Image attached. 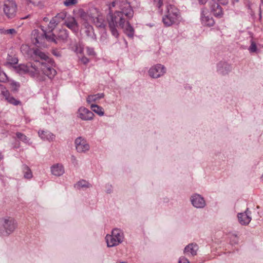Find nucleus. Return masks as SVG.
<instances>
[{
    "label": "nucleus",
    "instance_id": "603ef678",
    "mask_svg": "<svg viewBox=\"0 0 263 263\" xmlns=\"http://www.w3.org/2000/svg\"><path fill=\"white\" fill-rule=\"evenodd\" d=\"M28 3H32V0H26Z\"/></svg>",
    "mask_w": 263,
    "mask_h": 263
},
{
    "label": "nucleus",
    "instance_id": "473e14b6",
    "mask_svg": "<svg viewBox=\"0 0 263 263\" xmlns=\"http://www.w3.org/2000/svg\"><path fill=\"white\" fill-rule=\"evenodd\" d=\"M56 18L58 20L59 22L60 23L61 21L67 18L66 17V13L63 12H60L58 13L55 16Z\"/></svg>",
    "mask_w": 263,
    "mask_h": 263
},
{
    "label": "nucleus",
    "instance_id": "0eeeda50",
    "mask_svg": "<svg viewBox=\"0 0 263 263\" xmlns=\"http://www.w3.org/2000/svg\"><path fill=\"white\" fill-rule=\"evenodd\" d=\"M17 5L14 0H5L4 2L3 11L9 19L14 18L16 14Z\"/></svg>",
    "mask_w": 263,
    "mask_h": 263
},
{
    "label": "nucleus",
    "instance_id": "5fc2aeb1",
    "mask_svg": "<svg viewBox=\"0 0 263 263\" xmlns=\"http://www.w3.org/2000/svg\"><path fill=\"white\" fill-rule=\"evenodd\" d=\"M260 179L261 180L263 181V174L261 175V177H260Z\"/></svg>",
    "mask_w": 263,
    "mask_h": 263
},
{
    "label": "nucleus",
    "instance_id": "423d86ee",
    "mask_svg": "<svg viewBox=\"0 0 263 263\" xmlns=\"http://www.w3.org/2000/svg\"><path fill=\"white\" fill-rule=\"evenodd\" d=\"M42 32L40 33V35L37 34L36 36H35V45L38 47H45V45L44 44V41L45 40H47L49 42H53L55 44L57 43V40L55 39V36L52 32H49L48 34H47L45 31L42 29ZM39 34L38 30H34V36L35 34Z\"/></svg>",
    "mask_w": 263,
    "mask_h": 263
},
{
    "label": "nucleus",
    "instance_id": "c85d7f7f",
    "mask_svg": "<svg viewBox=\"0 0 263 263\" xmlns=\"http://www.w3.org/2000/svg\"><path fill=\"white\" fill-rule=\"evenodd\" d=\"M90 108L93 112H95L100 116H102L104 114L103 108L98 105L91 104L90 106Z\"/></svg>",
    "mask_w": 263,
    "mask_h": 263
},
{
    "label": "nucleus",
    "instance_id": "6ab92c4d",
    "mask_svg": "<svg viewBox=\"0 0 263 263\" xmlns=\"http://www.w3.org/2000/svg\"><path fill=\"white\" fill-rule=\"evenodd\" d=\"M39 137L44 140L52 141L55 139V135L48 130H39L38 132Z\"/></svg>",
    "mask_w": 263,
    "mask_h": 263
},
{
    "label": "nucleus",
    "instance_id": "b1692460",
    "mask_svg": "<svg viewBox=\"0 0 263 263\" xmlns=\"http://www.w3.org/2000/svg\"><path fill=\"white\" fill-rule=\"evenodd\" d=\"M93 23L98 28L105 29L106 27V22L102 15H99L93 19Z\"/></svg>",
    "mask_w": 263,
    "mask_h": 263
},
{
    "label": "nucleus",
    "instance_id": "c03bdc74",
    "mask_svg": "<svg viewBox=\"0 0 263 263\" xmlns=\"http://www.w3.org/2000/svg\"><path fill=\"white\" fill-rule=\"evenodd\" d=\"M178 262L179 263H189L190 262L187 258L183 257L180 258Z\"/></svg>",
    "mask_w": 263,
    "mask_h": 263
},
{
    "label": "nucleus",
    "instance_id": "e433bc0d",
    "mask_svg": "<svg viewBox=\"0 0 263 263\" xmlns=\"http://www.w3.org/2000/svg\"><path fill=\"white\" fill-rule=\"evenodd\" d=\"M230 241L232 245L237 244L238 243V238L237 236L234 234L232 235Z\"/></svg>",
    "mask_w": 263,
    "mask_h": 263
},
{
    "label": "nucleus",
    "instance_id": "a878e982",
    "mask_svg": "<svg viewBox=\"0 0 263 263\" xmlns=\"http://www.w3.org/2000/svg\"><path fill=\"white\" fill-rule=\"evenodd\" d=\"M6 60V64L10 65H15L18 61L17 56L12 52L8 54Z\"/></svg>",
    "mask_w": 263,
    "mask_h": 263
},
{
    "label": "nucleus",
    "instance_id": "393cba45",
    "mask_svg": "<svg viewBox=\"0 0 263 263\" xmlns=\"http://www.w3.org/2000/svg\"><path fill=\"white\" fill-rule=\"evenodd\" d=\"M16 71L21 74L29 73L31 76H33V73L29 71V66L24 64H21L17 67H15Z\"/></svg>",
    "mask_w": 263,
    "mask_h": 263
},
{
    "label": "nucleus",
    "instance_id": "a211bd4d",
    "mask_svg": "<svg viewBox=\"0 0 263 263\" xmlns=\"http://www.w3.org/2000/svg\"><path fill=\"white\" fill-rule=\"evenodd\" d=\"M83 26L85 28V33L87 36L92 40H96L97 37L93 27L85 21L83 23Z\"/></svg>",
    "mask_w": 263,
    "mask_h": 263
},
{
    "label": "nucleus",
    "instance_id": "412c9836",
    "mask_svg": "<svg viewBox=\"0 0 263 263\" xmlns=\"http://www.w3.org/2000/svg\"><path fill=\"white\" fill-rule=\"evenodd\" d=\"M125 22L124 23V28H122L124 29V33L130 38H133L134 35V29L133 27L131 26L130 23H129L127 18H125Z\"/></svg>",
    "mask_w": 263,
    "mask_h": 263
},
{
    "label": "nucleus",
    "instance_id": "58836bf2",
    "mask_svg": "<svg viewBox=\"0 0 263 263\" xmlns=\"http://www.w3.org/2000/svg\"><path fill=\"white\" fill-rule=\"evenodd\" d=\"M59 37L61 38L62 40L66 39L68 37L67 31L65 30H61L60 31V34L59 35Z\"/></svg>",
    "mask_w": 263,
    "mask_h": 263
},
{
    "label": "nucleus",
    "instance_id": "72a5a7b5",
    "mask_svg": "<svg viewBox=\"0 0 263 263\" xmlns=\"http://www.w3.org/2000/svg\"><path fill=\"white\" fill-rule=\"evenodd\" d=\"M16 137L18 139L22 140V141L27 143L28 142L27 137L21 133H17L16 134Z\"/></svg>",
    "mask_w": 263,
    "mask_h": 263
},
{
    "label": "nucleus",
    "instance_id": "37998d69",
    "mask_svg": "<svg viewBox=\"0 0 263 263\" xmlns=\"http://www.w3.org/2000/svg\"><path fill=\"white\" fill-rule=\"evenodd\" d=\"M71 162L74 165H78V161L76 158V157H75L74 155H72L71 156Z\"/></svg>",
    "mask_w": 263,
    "mask_h": 263
},
{
    "label": "nucleus",
    "instance_id": "09e8293b",
    "mask_svg": "<svg viewBox=\"0 0 263 263\" xmlns=\"http://www.w3.org/2000/svg\"><path fill=\"white\" fill-rule=\"evenodd\" d=\"M206 2V0H199V3L201 4H204Z\"/></svg>",
    "mask_w": 263,
    "mask_h": 263
},
{
    "label": "nucleus",
    "instance_id": "f257e3e1",
    "mask_svg": "<svg viewBox=\"0 0 263 263\" xmlns=\"http://www.w3.org/2000/svg\"><path fill=\"white\" fill-rule=\"evenodd\" d=\"M109 12L107 17L108 27L111 34L116 38L119 36L117 29L118 26L123 28L125 19H131L134 15V11L127 0L113 1L109 6Z\"/></svg>",
    "mask_w": 263,
    "mask_h": 263
},
{
    "label": "nucleus",
    "instance_id": "6e6552de",
    "mask_svg": "<svg viewBox=\"0 0 263 263\" xmlns=\"http://www.w3.org/2000/svg\"><path fill=\"white\" fill-rule=\"evenodd\" d=\"M76 149L79 153H85L90 149V146L86 140L82 137H79L74 140Z\"/></svg>",
    "mask_w": 263,
    "mask_h": 263
},
{
    "label": "nucleus",
    "instance_id": "3c124183",
    "mask_svg": "<svg viewBox=\"0 0 263 263\" xmlns=\"http://www.w3.org/2000/svg\"><path fill=\"white\" fill-rule=\"evenodd\" d=\"M259 18L261 19V7H260L259 8Z\"/></svg>",
    "mask_w": 263,
    "mask_h": 263
},
{
    "label": "nucleus",
    "instance_id": "cd10ccee",
    "mask_svg": "<svg viewBox=\"0 0 263 263\" xmlns=\"http://www.w3.org/2000/svg\"><path fill=\"white\" fill-rule=\"evenodd\" d=\"M91 187V185L85 180H81L75 185V187L78 189H86Z\"/></svg>",
    "mask_w": 263,
    "mask_h": 263
},
{
    "label": "nucleus",
    "instance_id": "bb28decb",
    "mask_svg": "<svg viewBox=\"0 0 263 263\" xmlns=\"http://www.w3.org/2000/svg\"><path fill=\"white\" fill-rule=\"evenodd\" d=\"M104 95L103 93H97L93 95H89L87 97L86 101L88 103L90 104L91 102H96L98 100L104 98Z\"/></svg>",
    "mask_w": 263,
    "mask_h": 263
},
{
    "label": "nucleus",
    "instance_id": "a19ab883",
    "mask_svg": "<svg viewBox=\"0 0 263 263\" xmlns=\"http://www.w3.org/2000/svg\"><path fill=\"white\" fill-rule=\"evenodd\" d=\"M156 6L159 9H160L161 7L163 5V0H154Z\"/></svg>",
    "mask_w": 263,
    "mask_h": 263
},
{
    "label": "nucleus",
    "instance_id": "a18cd8bd",
    "mask_svg": "<svg viewBox=\"0 0 263 263\" xmlns=\"http://www.w3.org/2000/svg\"><path fill=\"white\" fill-rule=\"evenodd\" d=\"M81 61L84 64H87L89 61V59L85 57H82L81 59Z\"/></svg>",
    "mask_w": 263,
    "mask_h": 263
},
{
    "label": "nucleus",
    "instance_id": "f704fd0d",
    "mask_svg": "<svg viewBox=\"0 0 263 263\" xmlns=\"http://www.w3.org/2000/svg\"><path fill=\"white\" fill-rule=\"evenodd\" d=\"M250 52H255L257 50V47L256 43L252 40L251 41V45L249 48Z\"/></svg>",
    "mask_w": 263,
    "mask_h": 263
},
{
    "label": "nucleus",
    "instance_id": "5701e85b",
    "mask_svg": "<svg viewBox=\"0 0 263 263\" xmlns=\"http://www.w3.org/2000/svg\"><path fill=\"white\" fill-rule=\"evenodd\" d=\"M2 95L5 97V99L10 104L14 105H18L21 104L19 100L15 99L13 97L10 96L7 90H2Z\"/></svg>",
    "mask_w": 263,
    "mask_h": 263
},
{
    "label": "nucleus",
    "instance_id": "6e6d98bb",
    "mask_svg": "<svg viewBox=\"0 0 263 263\" xmlns=\"http://www.w3.org/2000/svg\"><path fill=\"white\" fill-rule=\"evenodd\" d=\"M120 263H126L125 262H120Z\"/></svg>",
    "mask_w": 263,
    "mask_h": 263
},
{
    "label": "nucleus",
    "instance_id": "ea45409f",
    "mask_svg": "<svg viewBox=\"0 0 263 263\" xmlns=\"http://www.w3.org/2000/svg\"><path fill=\"white\" fill-rule=\"evenodd\" d=\"M86 49L87 53L88 55H94L95 54V52L94 51L93 48L87 47L86 48Z\"/></svg>",
    "mask_w": 263,
    "mask_h": 263
},
{
    "label": "nucleus",
    "instance_id": "4468645a",
    "mask_svg": "<svg viewBox=\"0 0 263 263\" xmlns=\"http://www.w3.org/2000/svg\"><path fill=\"white\" fill-rule=\"evenodd\" d=\"M232 67L231 65L225 62H220L217 64V71L222 76L226 75L231 71Z\"/></svg>",
    "mask_w": 263,
    "mask_h": 263
},
{
    "label": "nucleus",
    "instance_id": "864d4df0",
    "mask_svg": "<svg viewBox=\"0 0 263 263\" xmlns=\"http://www.w3.org/2000/svg\"><path fill=\"white\" fill-rule=\"evenodd\" d=\"M3 158V156L0 154V160Z\"/></svg>",
    "mask_w": 263,
    "mask_h": 263
},
{
    "label": "nucleus",
    "instance_id": "8fccbe9b",
    "mask_svg": "<svg viewBox=\"0 0 263 263\" xmlns=\"http://www.w3.org/2000/svg\"><path fill=\"white\" fill-rule=\"evenodd\" d=\"M87 16L85 15V14H82L81 15V17L84 20H86V18Z\"/></svg>",
    "mask_w": 263,
    "mask_h": 263
},
{
    "label": "nucleus",
    "instance_id": "1a4fd4ad",
    "mask_svg": "<svg viewBox=\"0 0 263 263\" xmlns=\"http://www.w3.org/2000/svg\"><path fill=\"white\" fill-rule=\"evenodd\" d=\"M166 72V69L163 65L158 64L153 66L148 70L149 76L154 79L158 78Z\"/></svg>",
    "mask_w": 263,
    "mask_h": 263
},
{
    "label": "nucleus",
    "instance_id": "f8f14e48",
    "mask_svg": "<svg viewBox=\"0 0 263 263\" xmlns=\"http://www.w3.org/2000/svg\"><path fill=\"white\" fill-rule=\"evenodd\" d=\"M251 212L248 208L246 209L245 212L238 213L237 215L239 223L241 225L247 226L251 221L252 218L251 216Z\"/></svg>",
    "mask_w": 263,
    "mask_h": 263
},
{
    "label": "nucleus",
    "instance_id": "7c9ffc66",
    "mask_svg": "<svg viewBox=\"0 0 263 263\" xmlns=\"http://www.w3.org/2000/svg\"><path fill=\"white\" fill-rule=\"evenodd\" d=\"M107 40H108V34L107 33L106 29H104V31L102 33L99 40L101 43L105 44V43H107Z\"/></svg>",
    "mask_w": 263,
    "mask_h": 263
},
{
    "label": "nucleus",
    "instance_id": "20e7f679",
    "mask_svg": "<svg viewBox=\"0 0 263 263\" xmlns=\"http://www.w3.org/2000/svg\"><path fill=\"white\" fill-rule=\"evenodd\" d=\"M179 12L177 8L173 5H167L166 11L163 17L162 22L166 27H170L179 22Z\"/></svg>",
    "mask_w": 263,
    "mask_h": 263
},
{
    "label": "nucleus",
    "instance_id": "39448f33",
    "mask_svg": "<svg viewBox=\"0 0 263 263\" xmlns=\"http://www.w3.org/2000/svg\"><path fill=\"white\" fill-rule=\"evenodd\" d=\"M124 239L123 231L118 228L113 229L111 234H107L105 237L107 246L109 248L118 246L124 241Z\"/></svg>",
    "mask_w": 263,
    "mask_h": 263
},
{
    "label": "nucleus",
    "instance_id": "c756f323",
    "mask_svg": "<svg viewBox=\"0 0 263 263\" xmlns=\"http://www.w3.org/2000/svg\"><path fill=\"white\" fill-rule=\"evenodd\" d=\"M23 172L24 177L27 179H30L32 175L31 170L26 165L23 166Z\"/></svg>",
    "mask_w": 263,
    "mask_h": 263
},
{
    "label": "nucleus",
    "instance_id": "c9c22d12",
    "mask_svg": "<svg viewBox=\"0 0 263 263\" xmlns=\"http://www.w3.org/2000/svg\"><path fill=\"white\" fill-rule=\"evenodd\" d=\"M10 85H11V87L12 88V89H13V90H15V91L17 90L18 88L20 86L19 83L14 81H12L11 82Z\"/></svg>",
    "mask_w": 263,
    "mask_h": 263
},
{
    "label": "nucleus",
    "instance_id": "de8ad7c7",
    "mask_svg": "<svg viewBox=\"0 0 263 263\" xmlns=\"http://www.w3.org/2000/svg\"><path fill=\"white\" fill-rule=\"evenodd\" d=\"M220 4L225 5L228 3V0H217Z\"/></svg>",
    "mask_w": 263,
    "mask_h": 263
},
{
    "label": "nucleus",
    "instance_id": "2eb2a0df",
    "mask_svg": "<svg viewBox=\"0 0 263 263\" xmlns=\"http://www.w3.org/2000/svg\"><path fill=\"white\" fill-rule=\"evenodd\" d=\"M65 25L74 32H78L79 25L74 17H67L65 21Z\"/></svg>",
    "mask_w": 263,
    "mask_h": 263
},
{
    "label": "nucleus",
    "instance_id": "f03ea898",
    "mask_svg": "<svg viewBox=\"0 0 263 263\" xmlns=\"http://www.w3.org/2000/svg\"><path fill=\"white\" fill-rule=\"evenodd\" d=\"M53 64V61L41 48L34 49V77L39 81L44 80L46 76L52 79L57 73L52 67Z\"/></svg>",
    "mask_w": 263,
    "mask_h": 263
},
{
    "label": "nucleus",
    "instance_id": "79ce46f5",
    "mask_svg": "<svg viewBox=\"0 0 263 263\" xmlns=\"http://www.w3.org/2000/svg\"><path fill=\"white\" fill-rule=\"evenodd\" d=\"M16 31L14 29H9L6 30L4 32L5 34H14L16 33Z\"/></svg>",
    "mask_w": 263,
    "mask_h": 263
},
{
    "label": "nucleus",
    "instance_id": "9d476101",
    "mask_svg": "<svg viewBox=\"0 0 263 263\" xmlns=\"http://www.w3.org/2000/svg\"><path fill=\"white\" fill-rule=\"evenodd\" d=\"M190 201L193 206L197 209H203L206 205L204 198L201 195L197 193L191 196Z\"/></svg>",
    "mask_w": 263,
    "mask_h": 263
},
{
    "label": "nucleus",
    "instance_id": "9b49d317",
    "mask_svg": "<svg viewBox=\"0 0 263 263\" xmlns=\"http://www.w3.org/2000/svg\"><path fill=\"white\" fill-rule=\"evenodd\" d=\"M78 117L82 120H91L93 119L94 114L87 108L84 107H81L78 110Z\"/></svg>",
    "mask_w": 263,
    "mask_h": 263
},
{
    "label": "nucleus",
    "instance_id": "49530a36",
    "mask_svg": "<svg viewBox=\"0 0 263 263\" xmlns=\"http://www.w3.org/2000/svg\"><path fill=\"white\" fill-rule=\"evenodd\" d=\"M52 53L54 55L57 57H61V53L59 51H57V50H53Z\"/></svg>",
    "mask_w": 263,
    "mask_h": 263
},
{
    "label": "nucleus",
    "instance_id": "7ed1b4c3",
    "mask_svg": "<svg viewBox=\"0 0 263 263\" xmlns=\"http://www.w3.org/2000/svg\"><path fill=\"white\" fill-rule=\"evenodd\" d=\"M17 227L16 220L11 217L6 216L0 218V235L8 236Z\"/></svg>",
    "mask_w": 263,
    "mask_h": 263
},
{
    "label": "nucleus",
    "instance_id": "ddd939ff",
    "mask_svg": "<svg viewBox=\"0 0 263 263\" xmlns=\"http://www.w3.org/2000/svg\"><path fill=\"white\" fill-rule=\"evenodd\" d=\"M200 20L201 24L204 26H213L215 23L213 18L209 15L208 11L203 9L201 12Z\"/></svg>",
    "mask_w": 263,
    "mask_h": 263
},
{
    "label": "nucleus",
    "instance_id": "2f4dec72",
    "mask_svg": "<svg viewBox=\"0 0 263 263\" xmlns=\"http://www.w3.org/2000/svg\"><path fill=\"white\" fill-rule=\"evenodd\" d=\"M59 23L58 20L54 16L53 17L49 22V27L53 29Z\"/></svg>",
    "mask_w": 263,
    "mask_h": 263
},
{
    "label": "nucleus",
    "instance_id": "aec40b11",
    "mask_svg": "<svg viewBox=\"0 0 263 263\" xmlns=\"http://www.w3.org/2000/svg\"><path fill=\"white\" fill-rule=\"evenodd\" d=\"M211 10L216 17H221L223 15L222 8L218 3L214 2L211 6Z\"/></svg>",
    "mask_w": 263,
    "mask_h": 263
},
{
    "label": "nucleus",
    "instance_id": "4be33fe9",
    "mask_svg": "<svg viewBox=\"0 0 263 263\" xmlns=\"http://www.w3.org/2000/svg\"><path fill=\"white\" fill-rule=\"evenodd\" d=\"M21 51L26 58L30 59L33 56V49L27 44L22 45Z\"/></svg>",
    "mask_w": 263,
    "mask_h": 263
},
{
    "label": "nucleus",
    "instance_id": "f3484780",
    "mask_svg": "<svg viewBox=\"0 0 263 263\" xmlns=\"http://www.w3.org/2000/svg\"><path fill=\"white\" fill-rule=\"evenodd\" d=\"M198 249V246L196 243H190L185 247L184 253L187 255L194 256L197 255Z\"/></svg>",
    "mask_w": 263,
    "mask_h": 263
},
{
    "label": "nucleus",
    "instance_id": "dca6fc26",
    "mask_svg": "<svg viewBox=\"0 0 263 263\" xmlns=\"http://www.w3.org/2000/svg\"><path fill=\"white\" fill-rule=\"evenodd\" d=\"M50 171L52 175L55 176H61L65 172L63 165L61 163H56L50 167Z\"/></svg>",
    "mask_w": 263,
    "mask_h": 263
},
{
    "label": "nucleus",
    "instance_id": "4c0bfd02",
    "mask_svg": "<svg viewBox=\"0 0 263 263\" xmlns=\"http://www.w3.org/2000/svg\"><path fill=\"white\" fill-rule=\"evenodd\" d=\"M77 2V0H65L64 2V4L68 7L76 4Z\"/></svg>",
    "mask_w": 263,
    "mask_h": 263
}]
</instances>
